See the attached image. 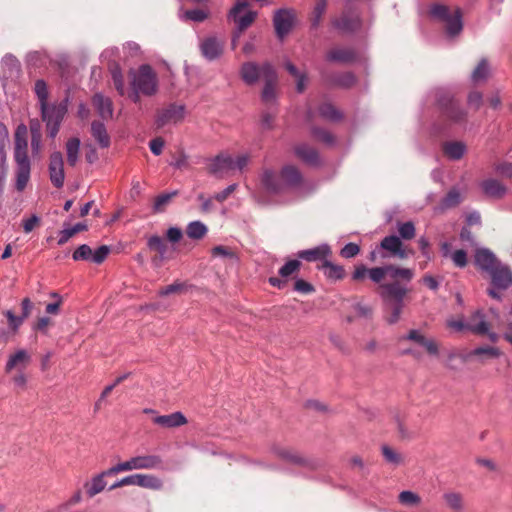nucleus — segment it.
Listing matches in <instances>:
<instances>
[{"label": "nucleus", "mask_w": 512, "mask_h": 512, "mask_svg": "<svg viewBox=\"0 0 512 512\" xmlns=\"http://www.w3.org/2000/svg\"><path fill=\"white\" fill-rule=\"evenodd\" d=\"M399 501L403 505L415 506L420 503L421 499L417 493L409 491V490H405L399 494Z\"/></svg>", "instance_id": "obj_54"}, {"label": "nucleus", "mask_w": 512, "mask_h": 512, "mask_svg": "<svg viewBox=\"0 0 512 512\" xmlns=\"http://www.w3.org/2000/svg\"><path fill=\"white\" fill-rule=\"evenodd\" d=\"M30 362L31 355L25 349H18L8 357L5 372L10 373L13 370H17L18 372L24 371Z\"/></svg>", "instance_id": "obj_18"}, {"label": "nucleus", "mask_w": 512, "mask_h": 512, "mask_svg": "<svg viewBox=\"0 0 512 512\" xmlns=\"http://www.w3.org/2000/svg\"><path fill=\"white\" fill-rule=\"evenodd\" d=\"M176 195V192L172 193H164L157 196L154 200L153 210L156 213L162 212L165 210V207L170 203L173 196Z\"/></svg>", "instance_id": "obj_51"}, {"label": "nucleus", "mask_w": 512, "mask_h": 512, "mask_svg": "<svg viewBox=\"0 0 512 512\" xmlns=\"http://www.w3.org/2000/svg\"><path fill=\"white\" fill-rule=\"evenodd\" d=\"M179 16L183 20H191L193 22H202L208 17V14L206 11H204L202 9H193V10H187V11L180 12Z\"/></svg>", "instance_id": "obj_48"}, {"label": "nucleus", "mask_w": 512, "mask_h": 512, "mask_svg": "<svg viewBox=\"0 0 512 512\" xmlns=\"http://www.w3.org/2000/svg\"><path fill=\"white\" fill-rule=\"evenodd\" d=\"M327 0H319L313 11L312 26L317 27L325 12Z\"/></svg>", "instance_id": "obj_60"}, {"label": "nucleus", "mask_w": 512, "mask_h": 512, "mask_svg": "<svg viewBox=\"0 0 512 512\" xmlns=\"http://www.w3.org/2000/svg\"><path fill=\"white\" fill-rule=\"evenodd\" d=\"M224 48V40L215 36H209L200 43L202 55L209 61H213L221 56Z\"/></svg>", "instance_id": "obj_13"}, {"label": "nucleus", "mask_w": 512, "mask_h": 512, "mask_svg": "<svg viewBox=\"0 0 512 512\" xmlns=\"http://www.w3.org/2000/svg\"><path fill=\"white\" fill-rule=\"evenodd\" d=\"M319 114L323 118L331 121H337L341 118L340 113L335 109V107L328 103L320 106Z\"/></svg>", "instance_id": "obj_52"}, {"label": "nucleus", "mask_w": 512, "mask_h": 512, "mask_svg": "<svg viewBox=\"0 0 512 512\" xmlns=\"http://www.w3.org/2000/svg\"><path fill=\"white\" fill-rule=\"evenodd\" d=\"M138 487L157 491L163 488V481L153 474L138 473Z\"/></svg>", "instance_id": "obj_36"}, {"label": "nucleus", "mask_w": 512, "mask_h": 512, "mask_svg": "<svg viewBox=\"0 0 512 512\" xmlns=\"http://www.w3.org/2000/svg\"><path fill=\"white\" fill-rule=\"evenodd\" d=\"M67 109V100L60 103L46 104L40 107L41 118L45 124H61Z\"/></svg>", "instance_id": "obj_12"}, {"label": "nucleus", "mask_w": 512, "mask_h": 512, "mask_svg": "<svg viewBox=\"0 0 512 512\" xmlns=\"http://www.w3.org/2000/svg\"><path fill=\"white\" fill-rule=\"evenodd\" d=\"M462 201V196L458 188L453 187L442 199L439 206L435 208L436 212H443L446 209H450L459 205Z\"/></svg>", "instance_id": "obj_32"}, {"label": "nucleus", "mask_w": 512, "mask_h": 512, "mask_svg": "<svg viewBox=\"0 0 512 512\" xmlns=\"http://www.w3.org/2000/svg\"><path fill=\"white\" fill-rule=\"evenodd\" d=\"M185 107L183 105H170L167 109L161 111L157 117L158 126H164L168 123H177L184 118Z\"/></svg>", "instance_id": "obj_23"}, {"label": "nucleus", "mask_w": 512, "mask_h": 512, "mask_svg": "<svg viewBox=\"0 0 512 512\" xmlns=\"http://www.w3.org/2000/svg\"><path fill=\"white\" fill-rule=\"evenodd\" d=\"M400 280L396 279L388 284H383L382 290L379 291V295L391 311L387 317V322L390 324H394L399 320L403 308V300L407 294V288Z\"/></svg>", "instance_id": "obj_4"}, {"label": "nucleus", "mask_w": 512, "mask_h": 512, "mask_svg": "<svg viewBox=\"0 0 512 512\" xmlns=\"http://www.w3.org/2000/svg\"><path fill=\"white\" fill-rule=\"evenodd\" d=\"M495 171L502 177L512 178V164L511 163L503 162V163L497 164L495 166Z\"/></svg>", "instance_id": "obj_64"}, {"label": "nucleus", "mask_w": 512, "mask_h": 512, "mask_svg": "<svg viewBox=\"0 0 512 512\" xmlns=\"http://www.w3.org/2000/svg\"><path fill=\"white\" fill-rule=\"evenodd\" d=\"M8 142V131L6 127L0 123V167L7 166V158L5 146Z\"/></svg>", "instance_id": "obj_49"}, {"label": "nucleus", "mask_w": 512, "mask_h": 512, "mask_svg": "<svg viewBox=\"0 0 512 512\" xmlns=\"http://www.w3.org/2000/svg\"><path fill=\"white\" fill-rule=\"evenodd\" d=\"M111 75H112V80H113V83H114V86H115L117 92L120 95H124L125 94V83H124L122 72L117 65H115L113 68H111Z\"/></svg>", "instance_id": "obj_50"}, {"label": "nucleus", "mask_w": 512, "mask_h": 512, "mask_svg": "<svg viewBox=\"0 0 512 512\" xmlns=\"http://www.w3.org/2000/svg\"><path fill=\"white\" fill-rule=\"evenodd\" d=\"M153 422L165 428H176L187 423V419L182 412H173L168 415L157 416Z\"/></svg>", "instance_id": "obj_27"}, {"label": "nucleus", "mask_w": 512, "mask_h": 512, "mask_svg": "<svg viewBox=\"0 0 512 512\" xmlns=\"http://www.w3.org/2000/svg\"><path fill=\"white\" fill-rule=\"evenodd\" d=\"M285 68L291 76L296 80V89L302 93L306 88L307 76L305 73L300 72L297 67L290 61L285 62Z\"/></svg>", "instance_id": "obj_38"}, {"label": "nucleus", "mask_w": 512, "mask_h": 512, "mask_svg": "<svg viewBox=\"0 0 512 512\" xmlns=\"http://www.w3.org/2000/svg\"><path fill=\"white\" fill-rule=\"evenodd\" d=\"M480 186L485 195L496 199L502 198L507 192L506 186L496 179L484 180Z\"/></svg>", "instance_id": "obj_30"}, {"label": "nucleus", "mask_w": 512, "mask_h": 512, "mask_svg": "<svg viewBox=\"0 0 512 512\" xmlns=\"http://www.w3.org/2000/svg\"><path fill=\"white\" fill-rule=\"evenodd\" d=\"M240 74L246 84L253 85L262 78V65L246 62L241 66Z\"/></svg>", "instance_id": "obj_28"}, {"label": "nucleus", "mask_w": 512, "mask_h": 512, "mask_svg": "<svg viewBox=\"0 0 512 512\" xmlns=\"http://www.w3.org/2000/svg\"><path fill=\"white\" fill-rule=\"evenodd\" d=\"M450 259L456 267L463 268L467 265V253L462 249L451 253Z\"/></svg>", "instance_id": "obj_58"}, {"label": "nucleus", "mask_w": 512, "mask_h": 512, "mask_svg": "<svg viewBox=\"0 0 512 512\" xmlns=\"http://www.w3.org/2000/svg\"><path fill=\"white\" fill-rule=\"evenodd\" d=\"M401 340H408L413 341L423 348L430 354V355H437L438 354V346L435 343L434 340L428 339L422 334L420 330L412 329L408 332V334L401 338Z\"/></svg>", "instance_id": "obj_25"}, {"label": "nucleus", "mask_w": 512, "mask_h": 512, "mask_svg": "<svg viewBox=\"0 0 512 512\" xmlns=\"http://www.w3.org/2000/svg\"><path fill=\"white\" fill-rule=\"evenodd\" d=\"M49 177L52 184L56 188H61L64 185L65 173H64V160L61 152L55 151L51 153L49 158Z\"/></svg>", "instance_id": "obj_11"}, {"label": "nucleus", "mask_w": 512, "mask_h": 512, "mask_svg": "<svg viewBox=\"0 0 512 512\" xmlns=\"http://www.w3.org/2000/svg\"><path fill=\"white\" fill-rule=\"evenodd\" d=\"M397 230L399 233L400 239L402 240H411L415 237L416 230L413 222H399L397 224Z\"/></svg>", "instance_id": "obj_44"}, {"label": "nucleus", "mask_w": 512, "mask_h": 512, "mask_svg": "<svg viewBox=\"0 0 512 512\" xmlns=\"http://www.w3.org/2000/svg\"><path fill=\"white\" fill-rule=\"evenodd\" d=\"M360 252V247L355 243L346 244L340 251V255L344 258L350 259L355 257Z\"/></svg>", "instance_id": "obj_63"}, {"label": "nucleus", "mask_w": 512, "mask_h": 512, "mask_svg": "<svg viewBox=\"0 0 512 512\" xmlns=\"http://www.w3.org/2000/svg\"><path fill=\"white\" fill-rule=\"evenodd\" d=\"M261 186L270 194H278L284 191L281 176L279 177L273 170L265 169L261 175Z\"/></svg>", "instance_id": "obj_22"}, {"label": "nucleus", "mask_w": 512, "mask_h": 512, "mask_svg": "<svg viewBox=\"0 0 512 512\" xmlns=\"http://www.w3.org/2000/svg\"><path fill=\"white\" fill-rule=\"evenodd\" d=\"M118 474V472H110V468L95 475L91 480L84 483L85 494L92 498L101 493L107 486L105 477Z\"/></svg>", "instance_id": "obj_16"}, {"label": "nucleus", "mask_w": 512, "mask_h": 512, "mask_svg": "<svg viewBox=\"0 0 512 512\" xmlns=\"http://www.w3.org/2000/svg\"><path fill=\"white\" fill-rule=\"evenodd\" d=\"M92 104L103 120H108L113 117V103L109 97L101 93H96L92 98Z\"/></svg>", "instance_id": "obj_26"}, {"label": "nucleus", "mask_w": 512, "mask_h": 512, "mask_svg": "<svg viewBox=\"0 0 512 512\" xmlns=\"http://www.w3.org/2000/svg\"><path fill=\"white\" fill-rule=\"evenodd\" d=\"M5 316L8 319L10 328L16 332L22 325L24 318L22 316H16L11 310L5 311Z\"/></svg>", "instance_id": "obj_62"}, {"label": "nucleus", "mask_w": 512, "mask_h": 512, "mask_svg": "<svg viewBox=\"0 0 512 512\" xmlns=\"http://www.w3.org/2000/svg\"><path fill=\"white\" fill-rule=\"evenodd\" d=\"M281 179L282 184L284 185V190L286 188L298 187L302 182V177L299 170L292 165H287L282 168Z\"/></svg>", "instance_id": "obj_29"}, {"label": "nucleus", "mask_w": 512, "mask_h": 512, "mask_svg": "<svg viewBox=\"0 0 512 512\" xmlns=\"http://www.w3.org/2000/svg\"><path fill=\"white\" fill-rule=\"evenodd\" d=\"M275 453L281 459L285 460L288 463L294 464V465L308 467L311 469H314L317 466L315 461L308 459V458L302 456L301 454H299L293 450H290V449L277 448V449H275Z\"/></svg>", "instance_id": "obj_19"}, {"label": "nucleus", "mask_w": 512, "mask_h": 512, "mask_svg": "<svg viewBox=\"0 0 512 512\" xmlns=\"http://www.w3.org/2000/svg\"><path fill=\"white\" fill-rule=\"evenodd\" d=\"M335 26L343 31H354L360 26V20L358 16L349 17L343 15L340 19L334 22Z\"/></svg>", "instance_id": "obj_40"}, {"label": "nucleus", "mask_w": 512, "mask_h": 512, "mask_svg": "<svg viewBox=\"0 0 512 512\" xmlns=\"http://www.w3.org/2000/svg\"><path fill=\"white\" fill-rule=\"evenodd\" d=\"M262 78L265 81L261 95L262 102L267 106L274 105L276 103L275 85L277 74L273 66L268 62L262 64Z\"/></svg>", "instance_id": "obj_10"}, {"label": "nucleus", "mask_w": 512, "mask_h": 512, "mask_svg": "<svg viewBox=\"0 0 512 512\" xmlns=\"http://www.w3.org/2000/svg\"><path fill=\"white\" fill-rule=\"evenodd\" d=\"M501 262L496 258L495 254L487 248H478L475 252V264L483 271L489 273Z\"/></svg>", "instance_id": "obj_21"}, {"label": "nucleus", "mask_w": 512, "mask_h": 512, "mask_svg": "<svg viewBox=\"0 0 512 512\" xmlns=\"http://www.w3.org/2000/svg\"><path fill=\"white\" fill-rule=\"evenodd\" d=\"M295 153L299 158L309 164H316L318 161V154L316 150L306 144L296 146Z\"/></svg>", "instance_id": "obj_39"}, {"label": "nucleus", "mask_w": 512, "mask_h": 512, "mask_svg": "<svg viewBox=\"0 0 512 512\" xmlns=\"http://www.w3.org/2000/svg\"><path fill=\"white\" fill-rule=\"evenodd\" d=\"M163 469L161 456L155 454L136 455L130 459L119 462L110 467V472H127L132 470H159Z\"/></svg>", "instance_id": "obj_6"}, {"label": "nucleus", "mask_w": 512, "mask_h": 512, "mask_svg": "<svg viewBox=\"0 0 512 512\" xmlns=\"http://www.w3.org/2000/svg\"><path fill=\"white\" fill-rule=\"evenodd\" d=\"M430 15L437 21L444 24L446 34L454 37L462 31V14L460 9L450 10L442 4H434L430 8Z\"/></svg>", "instance_id": "obj_5"}, {"label": "nucleus", "mask_w": 512, "mask_h": 512, "mask_svg": "<svg viewBox=\"0 0 512 512\" xmlns=\"http://www.w3.org/2000/svg\"><path fill=\"white\" fill-rule=\"evenodd\" d=\"M489 75V66L486 60H481L477 67L472 72L471 78L474 83L482 82L487 79Z\"/></svg>", "instance_id": "obj_46"}, {"label": "nucleus", "mask_w": 512, "mask_h": 512, "mask_svg": "<svg viewBox=\"0 0 512 512\" xmlns=\"http://www.w3.org/2000/svg\"><path fill=\"white\" fill-rule=\"evenodd\" d=\"M434 100L442 110L443 115L453 123H461L466 119V112L443 88H437L432 92Z\"/></svg>", "instance_id": "obj_7"}, {"label": "nucleus", "mask_w": 512, "mask_h": 512, "mask_svg": "<svg viewBox=\"0 0 512 512\" xmlns=\"http://www.w3.org/2000/svg\"><path fill=\"white\" fill-rule=\"evenodd\" d=\"M80 144L77 137L70 138L66 143L67 162L70 166H75L78 161Z\"/></svg>", "instance_id": "obj_37"}, {"label": "nucleus", "mask_w": 512, "mask_h": 512, "mask_svg": "<svg viewBox=\"0 0 512 512\" xmlns=\"http://www.w3.org/2000/svg\"><path fill=\"white\" fill-rule=\"evenodd\" d=\"M208 170L217 177H223L229 171H234V158L230 154H219L211 160Z\"/></svg>", "instance_id": "obj_14"}, {"label": "nucleus", "mask_w": 512, "mask_h": 512, "mask_svg": "<svg viewBox=\"0 0 512 512\" xmlns=\"http://www.w3.org/2000/svg\"><path fill=\"white\" fill-rule=\"evenodd\" d=\"M379 249L382 250L381 258H398V259H406L410 254H413L412 250H407L400 237L396 235H389L384 237L379 245Z\"/></svg>", "instance_id": "obj_9"}, {"label": "nucleus", "mask_w": 512, "mask_h": 512, "mask_svg": "<svg viewBox=\"0 0 512 512\" xmlns=\"http://www.w3.org/2000/svg\"><path fill=\"white\" fill-rule=\"evenodd\" d=\"M300 261L299 260H290L286 262L280 269H279V275L281 278L278 277H270L269 283L277 288H283L286 284V279L290 277L292 274H294L296 271L300 268Z\"/></svg>", "instance_id": "obj_24"}, {"label": "nucleus", "mask_w": 512, "mask_h": 512, "mask_svg": "<svg viewBox=\"0 0 512 512\" xmlns=\"http://www.w3.org/2000/svg\"><path fill=\"white\" fill-rule=\"evenodd\" d=\"M382 454L385 460L393 465H399L403 461L402 456L387 445L382 446Z\"/></svg>", "instance_id": "obj_53"}, {"label": "nucleus", "mask_w": 512, "mask_h": 512, "mask_svg": "<svg viewBox=\"0 0 512 512\" xmlns=\"http://www.w3.org/2000/svg\"><path fill=\"white\" fill-rule=\"evenodd\" d=\"M34 92L37 96V99L39 102V107L48 104L49 92H48L47 84L44 80L39 79L35 82Z\"/></svg>", "instance_id": "obj_42"}, {"label": "nucleus", "mask_w": 512, "mask_h": 512, "mask_svg": "<svg viewBox=\"0 0 512 512\" xmlns=\"http://www.w3.org/2000/svg\"><path fill=\"white\" fill-rule=\"evenodd\" d=\"M147 246L149 249L155 250L159 253L160 260L165 259L167 245L161 237L157 235L151 236L147 241Z\"/></svg>", "instance_id": "obj_43"}, {"label": "nucleus", "mask_w": 512, "mask_h": 512, "mask_svg": "<svg viewBox=\"0 0 512 512\" xmlns=\"http://www.w3.org/2000/svg\"><path fill=\"white\" fill-rule=\"evenodd\" d=\"M249 6L248 0H237L230 9L228 18L236 24V29L243 33L256 19L255 11L246 10Z\"/></svg>", "instance_id": "obj_8"}, {"label": "nucleus", "mask_w": 512, "mask_h": 512, "mask_svg": "<svg viewBox=\"0 0 512 512\" xmlns=\"http://www.w3.org/2000/svg\"><path fill=\"white\" fill-rule=\"evenodd\" d=\"M444 499L451 509L461 510L463 507L462 497L459 493H456V492L445 493Z\"/></svg>", "instance_id": "obj_55"}, {"label": "nucleus", "mask_w": 512, "mask_h": 512, "mask_svg": "<svg viewBox=\"0 0 512 512\" xmlns=\"http://www.w3.org/2000/svg\"><path fill=\"white\" fill-rule=\"evenodd\" d=\"M444 154L451 160H459L466 152V145L462 141H448L443 144Z\"/></svg>", "instance_id": "obj_33"}, {"label": "nucleus", "mask_w": 512, "mask_h": 512, "mask_svg": "<svg viewBox=\"0 0 512 512\" xmlns=\"http://www.w3.org/2000/svg\"><path fill=\"white\" fill-rule=\"evenodd\" d=\"M489 327L487 315L482 310L474 312L466 321V329L478 335L488 333Z\"/></svg>", "instance_id": "obj_20"}, {"label": "nucleus", "mask_w": 512, "mask_h": 512, "mask_svg": "<svg viewBox=\"0 0 512 512\" xmlns=\"http://www.w3.org/2000/svg\"><path fill=\"white\" fill-rule=\"evenodd\" d=\"M330 252V247L327 244H322L312 249L302 250L298 253V256L306 261H316L329 255Z\"/></svg>", "instance_id": "obj_35"}, {"label": "nucleus", "mask_w": 512, "mask_h": 512, "mask_svg": "<svg viewBox=\"0 0 512 512\" xmlns=\"http://www.w3.org/2000/svg\"><path fill=\"white\" fill-rule=\"evenodd\" d=\"M500 354L501 352L498 348L490 346L477 347L469 353L470 356L488 355L490 357H499Z\"/></svg>", "instance_id": "obj_56"}, {"label": "nucleus", "mask_w": 512, "mask_h": 512, "mask_svg": "<svg viewBox=\"0 0 512 512\" xmlns=\"http://www.w3.org/2000/svg\"><path fill=\"white\" fill-rule=\"evenodd\" d=\"M129 80L131 86L129 98L134 103L140 101L141 95L153 96L158 91L157 74L148 64H143L137 69H131L129 71Z\"/></svg>", "instance_id": "obj_3"}, {"label": "nucleus", "mask_w": 512, "mask_h": 512, "mask_svg": "<svg viewBox=\"0 0 512 512\" xmlns=\"http://www.w3.org/2000/svg\"><path fill=\"white\" fill-rule=\"evenodd\" d=\"M86 229H87V226L84 223H77L73 227L63 229L60 232V236H59V239H58V244L59 245L65 244L76 233H78L80 231H84Z\"/></svg>", "instance_id": "obj_45"}, {"label": "nucleus", "mask_w": 512, "mask_h": 512, "mask_svg": "<svg viewBox=\"0 0 512 512\" xmlns=\"http://www.w3.org/2000/svg\"><path fill=\"white\" fill-rule=\"evenodd\" d=\"M366 276H368L373 283L378 284L379 291H381L382 285L388 284L392 280L402 279V281L407 283L410 282L414 277V272L412 269L402 268L392 264L373 268L358 265L352 274V279L361 281Z\"/></svg>", "instance_id": "obj_2"}, {"label": "nucleus", "mask_w": 512, "mask_h": 512, "mask_svg": "<svg viewBox=\"0 0 512 512\" xmlns=\"http://www.w3.org/2000/svg\"><path fill=\"white\" fill-rule=\"evenodd\" d=\"M322 270L328 278L341 279L344 276V269L342 266L334 265L329 261H325L322 265Z\"/></svg>", "instance_id": "obj_47"}, {"label": "nucleus", "mask_w": 512, "mask_h": 512, "mask_svg": "<svg viewBox=\"0 0 512 512\" xmlns=\"http://www.w3.org/2000/svg\"><path fill=\"white\" fill-rule=\"evenodd\" d=\"M91 134L93 138L98 142L100 147L107 148L110 145V136L108 135L106 127L102 122H92Z\"/></svg>", "instance_id": "obj_34"}, {"label": "nucleus", "mask_w": 512, "mask_h": 512, "mask_svg": "<svg viewBox=\"0 0 512 512\" xmlns=\"http://www.w3.org/2000/svg\"><path fill=\"white\" fill-rule=\"evenodd\" d=\"M110 252V248L106 245L98 247L95 251H92L91 261L100 264L102 263Z\"/></svg>", "instance_id": "obj_59"}, {"label": "nucleus", "mask_w": 512, "mask_h": 512, "mask_svg": "<svg viewBox=\"0 0 512 512\" xmlns=\"http://www.w3.org/2000/svg\"><path fill=\"white\" fill-rule=\"evenodd\" d=\"M327 60L338 63H350L355 60L356 54L349 48H334L327 53Z\"/></svg>", "instance_id": "obj_31"}, {"label": "nucleus", "mask_w": 512, "mask_h": 512, "mask_svg": "<svg viewBox=\"0 0 512 512\" xmlns=\"http://www.w3.org/2000/svg\"><path fill=\"white\" fill-rule=\"evenodd\" d=\"M294 16L290 10L280 9L276 11L273 19L275 32L277 36L282 39L286 36L293 25Z\"/></svg>", "instance_id": "obj_15"}, {"label": "nucleus", "mask_w": 512, "mask_h": 512, "mask_svg": "<svg viewBox=\"0 0 512 512\" xmlns=\"http://www.w3.org/2000/svg\"><path fill=\"white\" fill-rule=\"evenodd\" d=\"M186 233L191 239H201L206 235L207 227L200 221H193L188 224Z\"/></svg>", "instance_id": "obj_41"}, {"label": "nucleus", "mask_w": 512, "mask_h": 512, "mask_svg": "<svg viewBox=\"0 0 512 512\" xmlns=\"http://www.w3.org/2000/svg\"><path fill=\"white\" fill-rule=\"evenodd\" d=\"M92 249L86 245H80L73 253L72 257L75 261L89 260L91 261Z\"/></svg>", "instance_id": "obj_57"}, {"label": "nucleus", "mask_w": 512, "mask_h": 512, "mask_svg": "<svg viewBox=\"0 0 512 512\" xmlns=\"http://www.w3.org/2000/svg\"><path fill=\"white\" fill-rule=\"evenodd\" d=\"M488 274L491 277L492 284L498 289H507L512 285V271L502 263Z\"/></svg>", "instance_id": "obj_17"}, {"label": "nucleus", "mask_w": 512, "mask_h": 512, "mask_svg": "<svg viewBox=\"0 0 512 512\" xmlns=\"http://www.w3.org/2000/svg\"><path fill=\"white\" fill-rule=\"evenodd\" d=\"M312 134L317 140L322 141L323 143L332 144L334 142L333 135L324 129L313 128Z\"/></svg>", "instance_id": "obj_61"}, {"label": "nucleus", "mask_w": 512, "mask_h": 512, "mask_svg": "<svg viewBox=\"0 0 512 512\" xmlns=\"http://www.w3.org/2000/svg\"><path fill=\"white\" fill-rule=\"evenodd\" d=\"M13 158L16 164L15 187L22 192L30 180L31 173V162L28 156V129L24 124L18 125L14 134Z\"/></svg>", "instance_id": "obj_1"}]
</instances>
